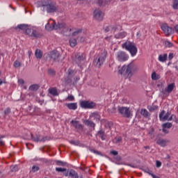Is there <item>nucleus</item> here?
Segmentation results:
<instances>
[{
	"label": "nucleus",
	"instance_id": "24",
	"mask_svg": "<svg viewBox=\"0 0 178 178\" xmlns=\"http://www.w3.org/2000/svg\"><path fill=\"white\" fill-rule=\"evenodd\" d=\"M31 37L33 38H40V37H41V33H40L37 29H33Z\"/></svg>",
	"mask_w": 178,
	"mask_h": 178
},
{
	"label": "nucleus",
	"instance_id": "52",
	"mask_svg": "<svg viewBox=\"0 0 178 178\" xmlns=\"http://www.w3.org/2000/svg\"><path fill=\"white\" fill-rule=\"evenodd\" d=\"M9 113H10V109L9 108H6L4 111V114L9 115Z\"/></svg>",
	"mask_w": 178,
	"mask_h": 178
},
{
	"label": "nucleus",
	"instance_id": "29",
	"mask_svg": "<svg viewBox=\"0 0 178 178\" xmlns=\"http://www.w3.org/2000/svg\"><path fill=\"white\" fill-rule=\"evenodd\" d=\"M158 108H159V106L154 104L150 106H147V109L150 112H154V111H157Z\"/></svg>",
	"mask_w": 178,
	"mask_h": 178
},
{
	"label": "nucleus",
	"instance_id": "64",
	"mask_svg": "<svg viewBox=\"0 0 178 178\" xmlns=\"http://www.w3.org/2000/svg\"><path fill=\"white\" fill-rule=\"evenodd\" d=\"M113 112L116 111V108L115 107L113 108Z\"/></svg>",
	"mask_w": 178,
	"mask_h": 178
},
{
	"label": "nucleus",
	"instance_id": "57",
	"mask_svg": "<svg viewBox=\"0 0 178 178\" xmlns=\"http://www.w3.org/2000/svg\"><path fill=\"white\" fill-rule=\"evenodd\" d=\"M70 143L73 145H77V144H79V142H76L75 140H71Z\"/></svg>",
	"mask_w": 178,
	"mask_h": 178
},
{
	"label": "nucleus",
	"instance_id": "63",
	"mask_svg": "<svg viewBox=\"0 0 178 178\" xmlns=\"http://www.w3.org/2000/svg\"><path fill=\"white\" fill-rule=\"evenodd\" d=\"M101 122H102V123H104V122H106V120H102Z\"/></svg>",
	"mask_w": 178,
	"mask_h": 178
},
{
	"label": "nucleus",
	"instance_id": "45",
	"mask_svg": "<svg viewBox=\"0 0 178 178\" xmlns=\"http://www.w3.org/2000/svg\"><path fill=\"white\" fill-rule=\"evenodd\" d=\"M48 73H49V76H55V74H56V72H55L52 69H49L48 70Z\"/></svg>",
	"mask_w": 178,
	"mask_h": 178
},
{
	"label": "nucleus",
	"instance_id": "30",
	"mask_svg": "<svg viewBox=\"0 0 178 178\" xmlns=\"http://www.w3.org/2000/svg\"><path fill=\"white\" fill-rule=\"evenodd\" d=\"M49 92L54 97H56V95H58V90L55 88H49Z\"/></svg>",
	"mask_w": 178,
	"mask_h": 178
},
{
	"label": "nucleus",
	"instance_id": "54",
	"mask_svg": "<svg viewBox=\"0 0 178 178\" xmlns=\"http://www.w3.org/2000/svg\"><path fill=\"white\" fill-rule=\"evenodd\" d=\"M111 154L112 155L116 156V155H118V154H119V152H118L117 151L113 150V151L111 152Z\"/></svg>",
	"mask_w": 178,
	"mask_h": 178
},
{
	"label": "nucleus",
	"instance_id": "34",
	"mask_svg": "<svg viewBox=\"0 0 178 178\" xmlns=\"http://www.w3.org/2000/svg\"><path fill=\"white\" fill-rule=\"evenodd\" d=\"M161 79V76L158 74H156V72H153L152 74V80H159Z\"/></svg>",
	"mask_w": 178,
	"mask_h": 178
},
{
	"label": "nucleus",
	"instance_id": "14",
	"mask_svg": "<svg viewBox=\"0 0 178 178\" xmlns=\"http://www.w3.org/2000/svg\"><path fill=\"white\" fill-rule=\"evenodd\" d=\"M93 17L94 19H96V20L101 22L104 20V13L99 9L95 10L93 13Z\"/></svg>",
	"mask_w": 178,
	"mask_h": 178
},
{
	"label": "nucleus",
	"instance_id": "11",
	"mask_svg": "<svg viewBox=\"0 0 178 178\" xmlns=\"http://www.w3.org/2000/svg\"><path fill=\"white\" fill-rule=\"evenodd\" d=\"M80 105L83 109H92L95 106V103L89 101H81Z\"/></svg>",
	"mask_w": 178,
	"mask_h": 178
},
{
	"label": "nucleus",
	"instance_id": "44",
	"mask_svg": "<svg viewBox=\"0 0 178 178\" xmlns=\"http://www.w3.org/2000/svg\"><path fill=\"white\" fill-rule=\"evenodd\" d=\"M165 47H167L168 48H172V47H173V44L168 40H166L165 42Z\"/></svg>",
	"mask_w": 178,
	"mask_h": 178
},
{
	"label": "nucleus",
	"instance_id": "23",
	"mask_svg": "<svg viewBox=\"0 0 178 178\" xmlns=\"http://www.w3.org/2000/svg\"><path fill=\"white\" fill-rule=\"evenodd\" d=\"M65 106L72 111H76L77 109V103H67Z\"/></svg>",
	"mask_w": 178,
	"mask_h": 178
},
{
	"label": "nucleus",
	"instance_id": "5",
	"mask_svg": "<svg viewBox=\"0 0 178 178\" xmlns=\"http://www.w3.org/2000/svg\"><path fill=\"white\" fill-rule=\"evenodd\" d=\"M108 56V51L104 50L101 53H99L97 56V58L94 60V63L97 67H101L102 65H104V62H105V59Z\"/></svg>",
	"mask_w": 178,
	"mask_h": 178
},
{
	"label": "nucleus",
	"instance_id": "18",
	"mask_svg": "<svg viewBox=\"0 0 178 178\" xmlns=\"http://www.w3.org/2000/svg\"><path fill=\"white\" fill-rule=\"evenodd\" d=\"M89 119H93V120H95V122L99 123V120H101V114H99L98 112L91 113L89 115Z\"/></svg>",
	"mask_w": 178,
	"mask_h": 178
},
{
	"label": "nucleus",
	"instance_id": "35",
	"mask_svg": "<svg viewBox=\"0 0 178 178\" xmlns=\"http://www.w3.org/2000/svg\"><path fill=\"white\" fill-rule=\"evenodd\" d=\"M38 88H40V86H38V85H31L30 87H29V90L31 91H37V90H38Z\"/></svg>",
	"mask_w": 178,
	"mask_h": 178
},
{
	"label": "nucleus",
	"instance_id": "31",
	"mask_svg": "<svg viewBox=\"0 0 178 178\" xmlns=\"http://www.w3.org/2000/svg\"><path fill=\"white\" fill-rule=\"evenodd\" d=\"M127 35L126 32H120L118 35H115V38H124Z\"/></svg>",
	"mask_w": 178,
	"mask_h": 178
},
{
	"label": "nucleus",
	"instance_id": "46",
	"mask_svg": "<svg viewBox=\"0 0 178 178\" xmlns=\"http://www.w3.org/2000/svg\"><path fill=\"white\" fill-rule=\"evenodd\" d=\"M13 65H14L15 67H20V66H22V64L20 63V62H19L17 60H15L14 62Z\"/></svg>",
	"mask_w": 178,
	"mask_h": 178
},
{
	"label": "nucleus",
	"instance_id": "2",
	"mask_svg": "<svg viewBox=\"0 0 178 178\" xmlns=\"http://www.w3.org/2000/svg\"><path fill=\"white\" fill-rule=\"evenodd\" d=\"M138 70V65L134 63H131L128 65H124L121 70V74H127V77L130 79L133 76V73Z\"/></svg>",
	"mask_w": 178,
	"mask_h": 178
},
{
	"label": "nucleus",
	"instance_id": "8",
	"mask_svg": "<svg viewBox=\"0 0 178 178\" xmlns=\"http://www.w3.org/2000/svg\"><path fill=\"white\" fill-rule=\"evenodd\" d=\"M161 30L163 31L165 35L169 36L172 35L175 33V29L173 28L168 26V24H163L161 25Z\"/></svg>",
	"mask_w": 178,
	"mask_h": 178
},
{
	"label": "nucleus",
	"instance_id": "53",
	"mask_svg": "<svg viewBox=\"0 0 178 178\" xmlns=\"http://www.w3.org/2000/svg\"><path fill=\"white\" fill-rule=\"evenodd\" d=\"M174 56H175L173 55V53H170L169 56H168V59L170 60H172V59H173Z\"/></svg>",
	"mask_w": 178,
	"mask_h": 178
},
{
	"label": "nucleus",
	"instance_id": "4",
	"mask_svg": "<svg viewBox=\"0 0 178 178\" xmlns=\"http://www.w3.org/2000/svg\"><path fill=\"white\" fill-rule=\"evenodd\" d=\"M122 47L123 49H126V51H128L129 54H131V56H136V55H137L138 50L137 49V46H136L134 42L127 41L122 44Z\"/></svg>",
	"mask_w": 178,
	"mask_h": 178
},
{
	"label": "nucleus",
	"instance_id": "49",
	"mask_svg": "<svg viewBox=\"0 0 178 178\" xmlns=\"http://www.w3.org/2000/svg\"><path fill=\"white\" fill-rule=\"evenodd\" d=\"M90 151H91V152H93V154H96V155L102 156V153H101L100 152H98V151L95 150V149H91Z\"/></svg>",
	"mask_w": 178,
	"mask_h": 178
},
{
	"label": "nucleus",
	"instance_id": "41",
	"mask_svg": "<svg viewBox=\"0 0 178 178\" xmlns=\"http://www.w3.org/2000/svg\"><path fill=\"white\" fill-rule=\"evenodd\" d=\"M56 170L58 172L65 173L67 172V170L66 168H56Z\"/></svg>",
	"mask_w": 178,
	"mask_h": 178
},
{
	"label": "nucleus",
	"instance_id": "50",
	"mask_svg": "<svg viewBox=\"0 0 178 178\" xmlns=\"http://www.w3.org/2000/svg\"><path fill=\"white\" fill-rule=\"evenodd\" d=\"M156 168H161V166H162V162L159 161H156Z\"/></svg>",
	"mask_w": 178,
	"mask_h": 178
},
{
	"label": "nucleus",
	"instance_id": "39",
	"mask_svg": "<svg viewBox=\"0 0 178 178\" xmlns=\"http://www.w3.org/2000/svg\"><path fill=\"white\" fill-rule=\"evenodd\" d=\"M33 30H34V29H30L28 27L26 30H25V33L26 34L31 37V34L33 33Z\"/></svg>",
	"mask_w": 178,
	"mask_h": 178
},
{
	"label": "nucleus",
	"instance_id": "32",
	"mask_svg": "<svg viewBox=\"0 0 178 178\" xmlns=\"http://www.w3.org/2000/svg\"><path fill=\"white\" fill-rule=\"evenodd\" d=\"M80 34H81V30L77 29L76 31H75L72 33V36L77 37V38H79Z\"/></svg>",
	"mask_w": 178,
	"mask_h": 178
},
{
	"label": "nucleus",
	"instance_id": "16",
	"mask_svg": "<svg viewBox=\"0 0 178 178\" xmlns=\"http://www.w3.org/2000/svg\"><path fill=\"white\" fill-rule=\"evenodd\" d=\"M71 123L72 124V126L74 127V129L79 130V131H82L83 129H84L83 124H80V122L77 120H72Z\"/></svg>",
	"mask_w": 178,
	"mask_h": 178
},
{
	"label": "nucleus",
	"instance_id": "20",
	"mask_svg": "<svg viewBox=\"0 0 178 178\" xmlns=\"http://www.w3.org/2000/svg\"><path fill=\"white\" fill-rule=\"evenodd\" d=\"M96 137H99L102 140V141L105 140L106 138V135H105V131H103L102 129H100L97 133L96 134Z\"/></svg>",
	"mask_w": 178,
	"mask_h": 178
},
{
	"label": "nucleus",
	"instance_id": "6",
	"mask_svg": "<svg viewBox=\"0 0 178 178\" xmlns=\"http://www.w3.org/2000/svg\"><path fill=\"white\" fill-rule=\"evenodd\" d=\"M105 33H111V34H114L116 31H122L123 28L119 24H115L113 25H108L104 28Z\"/></svg>",
	"mask_w": 178,
	"mask_h": 178
},
{
	"label": "nucleus",
	"instance_id": "59",
	"mask_svg": "<svg viewBox=\"0 0 178 178\" xmlns=\"http://www.w3.org/2000/svg\"><path fill=\"white\" fill-rule=\"evenodd\" d=\"M4 143H3V141H2V140H0V145H4Z\"/></svg>",
	"mask_w": 178,
	"mask_h": 178
},
{
	"label": "nucleus",
	"instance_id": "13",
	"mask_svg": "<svg viewBox=\"0 0 178 178\" xmlns=\"http://www.w3.org/2000/svg\"><path fill=\"white\" fill-rule=\"evenodd\" d=\"M49 58L51 60H54V62H59V58H60V54L58 51H52L49 53Z\"/></svg>",
	"mask_w": 178,
	"mask_h": 178
},
{
	"label": "nucleus",
	"instance_id": "12",
	"mask_svg": "<svg viewBox=\"0 0 178 178\" xmlns=\"http://www.w3.org/2000/svg\"><path fill=\"white\" fill-rule=\"evenodd\" d=\"M163 115H165V111H162L160 113H159V120H161V122H165V120H168L170 121L173 119V115L170 116V113L168 112L164 116ZM169 116H170L169 118Z\"/></svg>",
	"mask_w": 178,
	"mask_h": 178
},
{
	"label": "nucleus",
	"instance_id": "17",
	"mask_svg": "<svg viewBox=\"0 0 178 178\" xmlns=\"http://www.w3.org/2000/svg\"><path fill=\"white\" fill-rule=\"evenodd\" d=\"M173 90H175V83H170L165 90L162 89L161 93L163 94V95H165L166 92H168V94H170Z\"/></svg>",
	"mask_w": 178,
	"mask_h": 178
},
{
	"label": "nucleus",
	"instance_id": "10",
	"mask_svg": "<svg viewBox=\"0 0 178 178\" xmlns=\"http://www.w3.org/2000/svg\"><path fill=\"white\" fill-rule=\"evenodd\" d=\"M86 58L83 53H77L75 56V62L79 66H81L86 61Z\"/></svg>",
	"mask_w": 178,
	"mask_h": 178
},
{
	"label": "nucleus",
	"instance_id": "47",
	"mask_svg": "<svg viewBox=\"0 0 178 178\" xmlns=\"http://www.w3.org/2000/svg\"><path fill=\"white\" fill-rule=\"evenodd\" d=\"M17 170H18L17 165H14L10 167L11 172H17Z\"/></svg>",
	"mask_w": 178,
	"mask_h": 178
},
{
	"label": "nucleus",
	"instance_id": "36",
	"mask_svg": "<svg viewBox=\"0 0 178 178\" xmlns=\"http://www.w3.org/2000/svg\"><path fill=\"white\" fill-rule=\"evenodd\" d=\"M56 165H57V166H66V165H67V163L63 162L62 161H56Z\"/></svg>",
	"mask_w": 178,
	"mask_h": 178
},
{
	"label": "nucleus",
	"instance_id": "38",
	"mask_svg": "<svg viewBox=\"0 0 178 178\" xmlns=\"http://www.w3.org/2000/svg\"><path fill=\"white\" fill-rule=\"evenodd\" d=\"M29 27V25L27 24H19L17 25V29H19V30H26V29Z\"/></svg>",
	"mask_w": 178,
	"mask_h": 178
},
{
	"label": "nucleus",
	"instance_id": "51",
	"mask_svg": "<svg viewBox=\"0 0 178 178\" xmlns=\"http://www.w3.org/2000/svg\"><path fill=\"white\" fill-rule=\"evenodd\" d=\"M67 99H69V101H74V96L73 95H69L67 97Z\"/></svg>",
	"mask_w": 178,
	"mask_h": 178
},
{
	"label": "nucleus",
	"instance_id": "26",
	"mask_svg": "<svg viewBox=\"0 0 178 178\" xmlns=\"http://www.w3.org/2000/svg\"><path fill=\"white\" fill-rule=\"evenodd\" d=\"M168 59V54H160L159 56V62H166Z\"/></svg>",
	"mask_w": 178,
	"mask_h": 178
},
{
	"label": "nucleus",
	"instance_id": "25",
	"mask_svg": "<svg viewBox=\"0 0 178 178\" xmlns=\"http://www.w3.org/2000/svg\"><path fill=\"white\" fill-rule=\"evenodd\" d=\"M140 115H142L144 118H150L151 113L148 112V111L145 108H143L140 111Z\"/></svg>",
	"mask_w": 178,
	"mask_h": 178
},
{
	"label": "nucleus",
	"instance_id": "9",
	"mask_svg": "<svg viewBox=\"0 0 178 178\" xmlns=\"http://www.w3.org/2000/svg\"><path fill=\"white\" fill-rule=\"evenodd\" d=\"M116 59L118 62H126L129 60V55L124 51H118L116 54Z\"/></svg>",
	"mask_w": 178,
	"mask_h": 178
},
{
	"label": "nucleus",
	"instance_id": "48",
	"mask_svg": "<svg viewBox=\"0 0 178 178\" xmlns=\"http://www.w3.org/2000/svg\"><path fill=\"white\" fill-rule=\"evenodd\" d=\"M38 170H40V167L35 166V165H33L32 167V172H38Z\"/></svg>",
	"mask_w": 178,
	"mask_h": 178
},
{
	"label": "nucleus",
	"instance_id": "61",
	"mask_svg": "<svg viewBox=\"0 0 178 178\" xmlns=\"http://www.w3.org/2000/svg\"><path fill=\"white\" fill-rule=\"evenodd\" d=\"M3 83H4V82L0 79V86H2Z\"/></svg>",
	"mask_w": 178,
	"mask_h": 178
},
{
	"label": "nucleus",
	"instance_id": "56",
	"mask_svg": "<svg viewBox=\"0 0 178 178\" xmlns=\"http://www.w3.org/2000/svg\"><path fill=\"white\" fill-rule=\"evenodd\" d=\"M163 133H165V134H168L169 133V131L166 129V128L163 127Z\"/></svg>",
	"mask_w": 178,
	"mask_h": 178
},
{
	"label": "nucleus",
	"instance_id": "3",
	"mask_svg": "<svg viewBox=\"0 0 178 178\" xmlns=\"http://www.w3.org/2000/svg\"><path fill=\"white\" fill-rule=\"evenodd\" d=\"M42 7L47 13H55L58 10V5L55 1L46 0L42 3Z\"/></svg>",
	"mask_w": 178,
	"mask_h": 178
},
{
	"label": "nucleus",
	"instance_id": "43",
	"mask_svg": "<svg viewBox=\"0 0 178 178\" xmlns=\"http://www.w3.org/2000/svg\"><path fill=\"white\" fill-rule=\"evenodd\" d=\"M172 8H173V9L178 10V0H174Z\"/></svg>",
	"mask_w": 178,
	"mask_h": 178
},
{
	"label": "nucleus",
	"instance_id": "27",
	"mask_svg": "<svg viewBox=\"0 0 178 178\" xmlns=\"http://www.w3.org/2000/svg\"><path fill=\"white\" fill-rule=\"evenodd\" d=\"M97 3L99 6H105V5H108L109 0H98Z\"/></svg>",
	"mask_w": 178,
	"mask_h": 178
},
{
	"label": "nucleus",
	"instance_id": "58",
	"mask_svg": "<svg viewBox=\"0 0 178 178\" xmlns=\"http://www.w3.org/2000/svg\"><path fill=\"white\" fill-rule=\"evenodd\" d=\"M175 32L177 33V34H178V24L175 25L174 27Z\"/></svg>",
	"mask_w": 178,
	"mask_h": 178
},
{
	"label": "nucleus",
	"instance_id": "60",
	"mask_svg": "<svg viewBox=\"0 0 178 178\" xmlns=\"http://www.w3.org/2000/svg\"><path fill=\"white\" fill-rule=\"evenodd\" d=\"M144 148H145V149H149V146H145Z\"/></svg>",
	"mask_w": 178,
	"mask_h": 178
},
{
	"label": "nucleus",
	"instance_id": "40",
	"mask_svg": "<svg viewBox=\"0 0 178 178\" xmlns=\"http://www.w3.org/2000/svg\"><path fill=\"white\" fill-rule=\"evenodd\" d=\"M163 127L165 128V129H170L172 127V124L170 122H165L164 124H163Z\"/></svg>",
	"mask_w": 178,
	"mask_h": 178
},
{
	"label": "nucleus",
	"instance_id": "33",
	"mask_svg": "<svg viewBox=\"0 0 178 178\" xmlns=\"http://www.w3.org/2000/svg\"><path fill=\"white\" fill-rule=\"evenodd\" d=\"M70 47H76L77 45V40L75 38L70 39Z\"/></svg>",
	"mask_w": 178,
	"mask_h": 178
},
{
	"label": "nucleus",
	"instance_id": "1",
	"mask_svg": "<svg viewBox=\"0 0 178 178\" xmlns=\"http://www.w3.org/2000/svg\"><path fill=\"white\" fill-rule=\"evenodd\" d=\"M45 29L46 30H48V31H51V30H58V29H59L60 30H62L63 34H65V33H68L66 35H70V32L72 30V28L67 27L65 23L56 24L55 22L51 24V26H49V22H48L45 26Z\"/></svg>",
	"mask_w": 178,
	"mask_h": 178
},
{
	"label": "nucleus",
	"instance_id": "28",
	"mask_svg": "<svg viewBox=\"0 0 178 178\" xmlns=\"http://www.w3.org/2000/svg\"><path fill=\"white\" fill-rule=\"evenodd\" d=\"M35 56L37 59H41V58H42V51L40 49H36L35 51Z\"/></svg>",
	"mask_w": 178,
	"mask_h": 178
},
{
	"label": "nucleus",
	"instance_id": "62",
	"mask_svg": "<svg viewBox=\"0 0 178 178\" xmlns=\"http://www.w3.org/2000/svg\"><path fill=\"white\" fill-rule=\"evenodd\" d=\"M81 41H84V38H83V37H81Z\"/></svg>",
	"mask_w": 178,
	"mask_h": 178
},
{
	"label": "nucleus",
	"instance_id": "15",
	"mask_svg": "<svg viewBox=\"0 0 178 178\" xmlns=\"http://www.w3.org/2000/svg\"><path fill=\"white\" fill-rule=\"evenodd\" d=\"M64 176H65V177L70 176V178H79V173H77L76 170L71 169L70 171L64 172Z\"/></svg>",
	"mask_w": 178,
	"mask_h": 178
},
{
	"label": "nucleus",
	"instance_id": "37",
	"mask_svg": "<svg viewBox=\"0 0 178 178\" xmlns=\"http://www.w3.org/2000/svg\"><path fill=\"white\" fill-rule=\"evenodd\" d=\"M67 74H68V77H73V76H74V74H76V72H74V70H73L72 69H69L67 70Z\"/></svg>",
	"mask_w": 178,
	"mask_h": 178
},
{
	"label": "nucleus",
	"instance_id": "42",
	"mask_svg": "<svg viewBox=\"0 0 178 178\" xmlns=\"http://www.w3.org/2000/svg\"><path fill=\"white\" fill-rule=\"evenodd\" d=\"M122 140H123L122 137L119 136L118 138H115L113 141L115 144H119V143H122Z\"/></svg>",
	"mask_w": 178,
	"mask_h": 178
},
{
	"label": "nucleus",
	"instance_id": "19",
	"mask_svg": "<svg viewBox=\"0 0 178 178\" xmlns=\"http://www.w3.org/2000/svg\"><path fill=\"white\" fill-rule=\"evenodd\" d=\"M83 124L85 126H87V127H91L93 129V130H95V122H94L92 120L88 119V120H85L83 121Z\"/></svg>",
	"mask_w": 178,
	"mask_h": 178
},
{
	"label": "nucleus",
	"instance_id": "55",
	"mask_svg": "<svg viewBox=\"0 0 178 178\" xmlns=\"http://www.w3.org/2000/svg\"><path fill=\"white\" fill-rule=\"evenodd\" d=\"M18 83H19V84H20L21 86H23V84H24V80H23V79H19V80L18 81Z\"/></svg>",
	"mask_w": 178,
	"mask_h": 178
},
{
	"label": "nucleus",
	"instance_id": "7",
	"mask_svg": "<svg viewBox=\"0 0 178 178\" xmlns=\"http://www.w3.org/2000/svg\"><path fill=\"white\" fill-rule=\"evenodd\" d=\"M118 112L123 116V118H130L131 116V111H130V108L128 107L119 106Z\"/></svg>",
	"mask_w": 178,
	"mask_h": 178
},
{
	"label": "nucleus",
	"instance_id": "21",
	"mask_svg": "<svg viewBox=\"0 0 178 178\" xmlns=\"http://www.w3.org/2000/svg\"><path fill=\"white\" fill-rule=\"evenodd\" d=\"M168 143H170V141L166 139L159 138L156 140V144L160 145V147H166Z\"/></svg>",
	"mask_w": 178,
	"mask_h": 178
},
{
	"label": "nucleus",
	"instance_id": "22",
	"mask_svg": "<svg viewBox=\"0 0 178 178\" xmlns=\"http://www.w3.org/2000/svg\"><path fill=\"white\" fill-rule=\"evenodd\" d=\"M31 140L34 141L35 143H42V141H45V138L41 137L40 135H36L35 136H33V134H31Z\"/></svg>",
	"mask_w": 178,
	"mask_h": 178
}]
</instances>
